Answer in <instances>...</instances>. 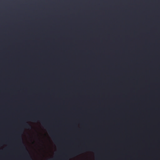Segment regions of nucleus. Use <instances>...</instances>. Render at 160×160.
Wrapping results in <instances>:
<instances>
[{"instance_id": "f257e3e1", "label": "nucleus", "mask_w": 160, "mask_h": 160, "mask_svg": "<svg viewBox=\"0 0 160 160\" xmlns=\"http://www.w3.org/2000/svg\"><path fill=\"white\" fill-rule=\"evenodd\" d=\"M82 152V149L78 150L77 151H76L75 152H73L72 153V155L73 156H75L76 155H77L78 154H79L81 152Z\"/></svg>"}, {"instance_id": "f03ea898", "label": "nucleus", "mask_w": 160, "mask_h": 160, "mask_svg": "<svg viewBox=\"0 0 160 160\" xmlns=\"http://www.w3.org/2000/svg\"><path fill=\"white\" fill-rule=\"evenodd\" d=\"M23 125L25 128H31V126L27 123V122H23Z\"/></svg>"}, {"instance_id": "7ed1b4c3", "label": "nucleus", "mask_w": 160, "mask_h": 160, "mask_svg": "<svg viewBox=\"0 0 160 160\" xmlns=\"http://www.w3.org/2000/svg\"><path fill=\"white\" fill-rule=\"evenodd\" d=\"M37 119V118L36 117H32L30 120L32 121H36V120Z\"/></svg>"}, {"instance_id": "20e7f679", "label": "nucleus", "mask_w": 160, "mask_h": 160, "mask_svg": "<svg viewBox=\"0 0 160 160\" xmlns=\"http://www.w3.org/2000/svg\"><path fill=\"white\" fill-rule=\"evenodd\" d=\"M17 137V138L18 139H21V138H20V137L18 135Z\"/></svg>"}]
</instances>
